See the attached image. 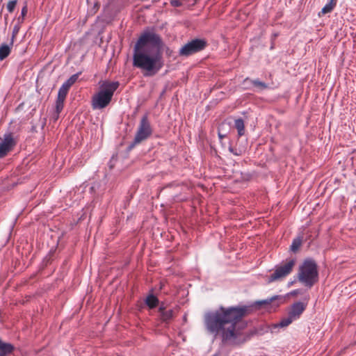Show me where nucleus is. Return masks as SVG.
Here are the masks:
<instances>
[{"label": "nucleus", "instance_id": "15", "mask_svg": "<svg viewBox=\"0 0 356 356\" xmlns=\"http://www.w3.org/2000/svg\"><path fill=\"white\" fill-rule=\"evenodd\" d=\"M249 82L252 83L254 86L259 88L261 90L266 89L268 87L267 85L264 82H262V81H259V79L251 80L250 79H245L244 81L245 83H249Z\"/></svg>", "mask_w": 356, "mask_h": 356}, {"label": "nucleus", "instance_id": "19", "mask_svg": "<svg viewBox=\"0 0 356 356\" xmlns=\"http://www.w3.org/2000/svg\"><path fill=\"white\" fill-rule=\"evenodd\" d=\"M174 312L172 309L165 310L161 314V318L163 321L168 322L173 318Z\"/></svg>", "mask_w": 356, "mask_h": 356}, {"label": "nucleus", "instance_id": "14", "mask_svg": "<svg viewBox=\"0 0 356 356\" xmlns=\"http://www.w3.org/2000/svg\"><path fill=\"white\" fill-rule=\"evenodd\" d=\"M11 49L8 44H2L0 47V60H3L9 56Z\"/></svg>", "mask_w": 356, "mask_h": 356}, {"label": "nucleus", "instance_id": "30", "mask_svg": "<svg viewBox=\"0 0 356 356\" xmlns=\"http://www.w3.org/2000/svg\"><path fill=\"white\" fill-rule=\"evenodd\" d=\"M165 310V307H164V305L163 304L161 305H160V307H159V312H160V314L163 312Z\"/></svg>", "mask_w": 356, "mask_h": 356}, {"label": "nucleus", "instance_id": "2", "mask_svg": "<svg viewBox=\"0 0 356 356\" xmlns=\"http://www.w3.org/2000/svg\"><path fill=\"white\" fill-rule=\"evenodd\" d=\"M168 56L172 50L165 46L159 35L153 31L143 32L134 47L133 65L144 71L145 76H153L163 67V51Z\"/></svg>", "mask_w": 356, "mask_h": 356}, {"label": "nucleus", "instance_id": "17", "mask_svg": "<svg viewBox=\"0 0 356 356\" xmlns=\"http://www.w3.org/2000/svg\"><path fill=\"white\" fill-rule=\"evenodd\" d=\"M336 0H330V1L327 3L325 6L322 8L321 13L323 14H327L328 13H330L336 6Z\"/></svg>", "mask_w": 356, "mask_h": 356}, {"label": "nucleus", "instance_id": "16", "mask_svg": "<svg viewBox=\"0 0 356 356\" xmlns=\"http://www.w3.org/2000/svg\"><path fill=\"white\" fill-rule=\"evenodd\" d=\"M302 242V237L299 236V237L294 238L292 242V244L291 245L290 250L292 252H296V251L298 250V249L301 246Z\"/></svg>", "mask_w": 356, "mask_h": 356}, {"label": "nucleus", "instance_id": "8", "mask_svg": "<svg viewBox=\"0 0 356 356\" xmlns=\"http://www.w3.org/2000/svg\"><path fill=\"white\" fill-rule=\"evenodd\" d=\"M17 140L12 133H6L0 143V159L3 158L16 145Z\"/></svg>", "mask_w": 356, "mask_h": 356}, {"label": "nucleus", "instance_id": "23", "mask_svg": "<svg viewBox=\"0 0 356 356\" xmlns=\"http://www.w3.org/2000/svg\"><path fill=\"white\" fill-rule=\"evenodd\" d=\"M17 0H12L8 1L7 4V10L9 13H13L15 8V6L17 5Z\"/></svg>", "mask_w": 356, "mask_h": 356}, {"label": "nucleus", "instance_id": "26", "mask_svg": "<svg viewBox=\"0 0 356 356\" xmlns=\"http://www.w3.org/2000/svg\"><path fill=\"white\" fill-rule=\"evenodd\" d=\"M228 149L231 153H232L233 154H234L236 156H240L244 152V150H243L241 149L234 148L232 146H229Z\"/></svg>", "mask_w": 356, "mask_h": 356}, {"label": "nucleus", "instance_id": "18", "mask_svg": "<svg viewBox=\"0 0 356 356\" xmlns=\"http://www.w3.org/2000/svg\"><path fill=\"white\" fill-rule=\"evenodd\" d=\"M69 90H70V88H68L66 86H65L64 84H63L60 86V88H59L57 99H61V100H65Z\"/></svg>", "mask_w": 356, "mask_h": 356}, {"label": "nucleus", "instance_id": "4", "mask_svg": "<svg viewBox=\"0 0 356 356\" xmlns=\"http://www.w3.org/2000/svg\"><path fill=\"white\" fill-rule=\"evenodd\" d=\"M298 280L305 286L311 288L318 280L316 263L312 259H305L299 267Z\"/></svg>", "mask_w": 356, "mask_h": 356}, {"label": "nucleus", "instance_id": "25", "mask_svg": "<svg viewBox=\"0 0 356 356\" xmlns=\"http://www.w3.org/2000/svg\"><path fill=\"white\" fill-rule=\"evenodd\" d=\"M99 7H100V3L97 1H95L92 8H91L88 10V13L90 15L95 14L97 12V10H99Z\"/></svg>", "mask_w": 356, "mask_h": 356}, {"label": "nucleus", "instance_id": "13", "mask_svg": "<svg viewBox=\"0 0 356 356\" xmlns=\"http://www.w3.org/2000/svg\"><path fill=\"white\" fill-rule=\"evenodd\" d=\"M235 128L238 131L240 136H243L245 133L244 122L241 118L236 119L234 122Z\"/></svg>", "mask_w": 356, "mask_h": 356}, {"label": "nucleus", "instance_id": "10", "mask_svg": "<svg viewBox=\"0 0 356 356\" xmlns=\"http://www.w3.org/2000/svg\"><path fill=\"white\" fill-rule=\"evenodd\" d=\"M294 320L289 316L280 321V323L273 324L270 326V330L272 333L277 332V329L280 327H286L289 325Z\"/></svg>", "mask_w": 356, "mask_h": 356}, {"label": "nucleus", "instance_id": "6", "mask_svg": "<svg viewBox=\"0 0 356 356\" xmlns=\"http://www.w3.org/2000/svg\"><path fill=\"white\" fill-rule=\"evenodd\" d=\"M296 265V259H286L280 264L275 266L274 272L268 277V282H273L281 280L289 275Z\"/></svg>", "mask_w": 356, "mask_h": 356}, {"label": "nucleus", "instance_id": "11", "mask_svg": "<svg viewBox=\"0 0 356 356\" xmlns=\"http://www.w3.org/2000/svg\"><path fill=\"white\" fill-rule=\"evenodd\" d=\"M13 350L14 346L11 343L4 342L0 339V356H8Z\"/></svg>", "mask_w": 356, "mask_h": 356}, {"label": "nucleus", "instance_id": "31", "mask_svg": "<svg viewBox=\"0 0 356 356\" xmlns=\"http://www.w3.org/2000/svg\"><path fill=\"white\" fill-rule=\"evenodd\" d=\"M87 2H88V3L89 4V3H90V0H87Z\"/></svg>", "mask_w": 356, "mask_h": 356}, {"label": "nucleus", "instance_id": "1", "mask_svg": "<svg viewBox=\"0 0 356 356\" xmlns=\"http://www.w3.org/2000/svg\"><path fill=\"white\" fill-rule=\"evenodd\" d=\"M276 301H284L280 296L256 301L252 306L220 307L215 311L209 312L204 317L207 330L215 336L220 334L222 341L227 344H240L246 341L248 336L243 332L247 323L243 318L250 314L252 307L259 309L268 307Z\"/></svg>", "mask_w": 356, "mask_h": 356}, {"label": "nucleus", "instance_id": "21", "mask_svg": "<svg viewBox=\"0 0 356 356\" xmlns=\"http://www.w3.org/2000/svg\"><path fill=\"white\" fill-rule=\"evenodd\" d=\"M27 12H28V8H27V6L26 4L22 9L21 15L17 18V22L19 24L23 23L24 17L26 16Z\"/></svg>", "mask_w": 356, "mask_h": 356}, {"label": "nucleus", "instance_id": "9", "mask_svg": "<svg viewBox=\"0 0 356 356\" xmlns=\"http://www.w3.org/2000/svg\"><path fill=\"white\" fill-rule=\"evenodd\" d=\"M305 308L306 305L300 302H297L291 306L289 315L295 321L300 317Z\"/></svg>", "mask_w": 356, "mask_h": 356}, {"label": "nucleus", "instance_id": "7", "mask_svg": "<svg viewBox=\"0 0 356 356\" xmlns=\"http://www.w3.org/2000/svg\"><path fill=\"white\" fill-rule=\"evenodd\" d=\"M206 46L207 42L203 39L192 40L179 49V55L181 56H191L203 50Z\"/></svg>", "mask_w": 356, "mask_h": 356}, {"label": "nucleus", "instance_id": "28", "mask_svg": "<svg viewBox=\"0 0 356 356\" xmlns=\"http://www.w3.org/2000/svg\"><path fill=\"white\" fill-rule=\"evenodd\" d=\"M300 293H301V290H300V289L293 290V291L291 292V294L293 295V296L298 295Z\"/></svg>", "mask_w": 356, "mask_h": 356}, {"label": "nucleus", "instance_id": "3", "mask_svg": "<svg viewBox=\"0 0 356 356\" xmlns=\"http://www.w3.org/2000/svg\"><path fill=\"white\" fill-rule=\"evenodd\" d=\"M119 83L118 81L104 82L98 92L95 93L91 101L93 109H102L106 108L111 102L115 91L118 89Z\"/></svg>", "mask_w": 356, "mask_h": 356}, {"label": "nucleus", "instance_id": "27", "mask_svg": "<svg viewBox=\"0 0 356 356\" xmlns=\"http://www.w3.org/2000/svg\"><path fill=\"white\" fill-rule=\"evenodd\" d=\"M171 4L174 6H179L181 5V3L177 0H173L171 1Z\"/></svg>", "mask_w": 356, "mask_h": 356}, {"label": "nucleus", "instance_id": "24", "mask_svg": "<svg viewBox=\"0 0 356 356\" xmlns=\"http://www.w3.org/2000/svg\"><path fill=\"white\" fill-rule=\"evenodd\" d=\"M64 101L65 100H61V99H56V111L57 113H60L61 111L63 110V106H64Z\"/></svg>", "mask_w": 356, "mask_h": 356}, {"label": "nucleus", "instance_id": "22", "mask_svg": "<svg viewBox=\"0 0 356 356\" xmlns=\"http://www.w3.org/2000/svg\"><path fill=\"white\" fill-rule=\"evenodd\" d=\"M20 24H19L17 22V24L16 25H15V26L13 27V35H12V39H11V42H10V45L13 46V42H14V38L16 37V35H17L19 31V29H20Z\"/></svg>", "mask_w": 356, "mask_h": 356}, {"label": "nucleus", "instance_id": "20", "mask_svg": "<svg viewBox=\"0 0 356 356\" xmlns=\"http://www.w3.org/2000/svg\"><path fill=\"white\" fill-rule=\"evenodd\" d=\"M78 77L79 74H73L63 84L70 88V87L76 81Z\"/></svg>", "mask_w": 356, "mask_h": 356}, {"label": "nucleus", "instance_id": "12", "mask_svg": "<svg viewBox=\"0 0 356 356\" xmlns=\"http://www.w3.org/2000/svg\"><path fill=\"white\" fill-rule=\"evenodd\" d=\"M145 303L150 309H153L158 305L159 299L153 294H150L146 298Z\"/></svg>", "mask_w": 356, "mask_h": 356}, {"label": "nucleus", "instance_id": "29", "mask_svg": "<svg viewBox=\"0 0 356 356\" xmlns=\"http://www.w3.org/2000/svg\"><path fill=\"white\" fill-rule=\"evenodd\" d=\"M59 114H60V113H57L56 111H55V113H54V115H53V118H54V121L58 120V118L59 117Z\"/></svg>", "mask_w": 356, "mask_h": 356}, {"label": "nucleus", "instance_id": "5", "mask_svg": "<svg viewBox=\"0 0 356 356\" xmlns=\"http://www.w3.org/2000/svg\"><path fill=\"white\" fill-rule=\"evenodd\" d=\"M152 133V129L147 115H144L140 122L134 141L129 145V149H131L136 145L147 139Z\"/></svg>", "mask_w": 356, "mask_h": 356}]
</instances>
